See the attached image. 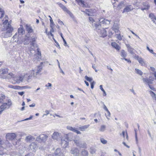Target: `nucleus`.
Masks as SVG:
<instances>
[{"label":"nucleus","mask_w":156,"mask_h":156,"mask_svg":"<svg viewBox=\"0 0 156 156\" xmlns=\"http://www.w3.org/2000/svg\"><path fill=\"white\" fill-rule=\"evenodd\" d=\"M58 23H59L61 25H64L63 22L61 20H60V19L58 20Z\"/></svg>","instance_id":"57"},{"label":"nucleus","mask_w":156,"mask_h":156,"mask_svg":"<svg viewBox=\"0 0 156 156\" xmlns=\"http://www.w3.org/2000/svg\"><path fill=\"white\" fill-rule=\"evenodd\" d=\"M143 5H145V6L144 8H141V9L143 11L144 10H146V9H148L149 8V6L148 5H146V3H143Z\"/></svg>","instance_id":"39"},{"label":"nucleus","mask_w":156,"mask_h":156,"mask_svg":"<svg viewBox=\"0 0 156 156\" xmlns=\"http://www.w3.org/2000/svg\"><path fill=\"white\" fill-rule=\"evenodd\" d=\"M66 128L67 129L69 130H70V131H72L73 132H74L75 131V130L76 129V128L74 127H73L72 126H67V127H66Z\"/></svg>","instance_id":"38"},{"label":"nucleus","mask_w":156,"mask_h":156,"mask_svg":"<svg viewBox=\"0 0 156 156\" xmlns=\"http://www.w3.org/2000/svg\"><path fill=\"white\" fill-rule=\"evenodd\" d=\"M133 9V7L132 5H130L128 6H126L125 7L123 11V13L126 12H128L131 10H132Z\"/></svg>","instance_id":"22"},{"label":"nucleus","mask_w":156,"mask_h":156,"mask_svg":"<svg viewBox=\"0 0 156 156\" xmlns=\"http://www.w3.org/2000/svg\"><path fill=\"white\" fill-rule=\"evenodd\" d=\"M27 75V74H25L24 75H21L18 76H15L13 80L15 81V83H19L22 82L23 79H24L25 78L26 79V76Z\"/></svg>","instance_id":"6"},{"label":"nucleus","mask_w":156,"mask_h":156,"mask_svg":"<svg viewBox=\"0 0 156 156\" xmlns=\"http://www.w3.org/2000/svg\"><path fill=\"white\" fill-rule=\"evenodd\" d=\"M12 105V101L9 99L8 100L7 103H5L2 104L0 106V115L4 110L9 108Z\"/></svg>","instance_id":"2"},{"label":"nucleus","mask_w":156,"mask_h":156,"mask_svg":"<svg viewBox=\"0 0 156 156\" xmlns=\"http://www.w3.org/2000/svg\"><path fill=\"white\" fill-rule=\"evenodd\" d=\"M42 62H41L39 66H38L35 69V72H36L37 75H38L41 71L42 69Z\"/></svg>","instance_id":"18"},{"label":"nucleus","mask_w":156,"mask_h":156,"mask_svg":"<svg viewBox=\"0 0 156 156\" xmlns=\"http://www.w3.org/2000/svg\"><path fill=\"white\" fill-rule=\"evenodd\" d=\"M89 126V124L80 127H79V129L81 131H85L88 128Z\"/></svg>","instance_id":"29"},{"label":"nucleus","mask_w":156,"mask_h":156,"mask_svg":"<svg viewBox=\"0 0 156 156\" xmlns=\"http://www.w3.org/2000/svg\"><path fill=\"white\" fill-rule=\"evenodd\" d=\"M135 138H136V143L137 144L138 143V139L137 137V129H135Z\"/></svg>","instance_id":"51"},{"label":"nucleus","mask_w":156,"mask_h":156,"mask_svg":"<svg viewBox=\"0 0 156 156\" xmlns=\"http://www.w3.org/2000/svg\"><path fill=\"white\" fill-rule=\"evenodd\" d=\"M20 89H25V88H30V87H28L27 86H23V87H20Z\"/></svg>","instance_id":"55"},{"label":"nucleus","mask_w":156,"mask_h":156,"mask_svg":"<svg viewBox=\"0 0 156 156\" xmlns=\"http://www.w3.org/2000/svg\"><path fill=\"white\" fill-rule=\"evenodd\" d=\"M27 76H26V79L25 80H29L31 79L32 77H36L37 75L35 69H32L30 70Z\"/></svg>","instance_id":"5"},{"label":"nucleus","mask_w":156,"mask_h":156,"mask_svg":"<svg viewBox=\"0 0 156 156\" xmlns=\"http://www.w3.org/2000/svg\"><path fill=\"white\" fill-rule=\"evenodd\" d=\"M36 39L35 38L33 37L32 38L31 41V42L30 45H31V48L32 49H34V45L35 44L34 43Z\"/></svg>","instance_id":"31"},{"label":"nucleus","mask_w":156,"mask_h":156,"mask_svg":"<svg viewBox=\"0 0 156 156\" xmlns=\"http://www.w3.org/2000/svg\"><path fill=\"white\" fill-rule=\"evenodd\" d=\"M16 137V135L15 133H8L6 135V139L8 140H12L15 139ZM6 141V143L7 142L8 143V140H5Z\"/></svg>","instance_id":"8"},{"label":"nucleus","mask_w":156,"mask_h":156,"mask_svg":"<svg viewBox=\"0 0 156 156\" xmlns=\"http://www.w3.org/2000/svg\"><path fill=\"white\" fill-rule=\"evenodd\" d=\"M55 154L57 156H64L63 154L61 152V149L60 148H57L55 152Z\"/></svg>","instance_id":"21"},{"label":"nucleus","mask_w":156,"mask_h":156,"mask_svg":"<svg viewBox=\"0 0 156 156\" xmlns=\"http://www.w3.org/2000/svg\"><path fill=\"white\" fill-rule=\"evenodd\" d=\"M30 38L29 36L26 35L24 37V41H23L24 42V44H27L30 42Z\"/></svg>","instance_id":"23"},{"label":"nucleus","mask_w":156,"mask_h":156,"mask_svg":"<svg viewBox=\"0 0 156 156\" xmlns=\"http://www.w3.org/2000/svg\"><path fill=\"white\" fill-rule=\"evenodd\" d=\"M95 84V82L94 81H93V82H92L90 83V86H91V89H93L94 87V85Z\"/></svg>","instance_id":"53"},{"label":"nucleus","mask_w":156,"mask_h":156,"mask_svg":"<svg viewBox=\"0 0 156 156\" xmlns=\"http://www.w3.org/2000/svg\"><path fill=\"white\" fill-rule=\"evenodd\" d=\"M81 5H82L83 7H87L88 6L87 4H86L84 2L83 4H82Z\"/></svg>","instance_id":"56"},{"label":"nucleus","mask_w":156,"mask_h":156,"mask_svg":"<svg viewBox=\"0 0 156 156\" xmlns=\"http://www.w3.org/2000/svg\"><path fill=\"white\" fill-rule=\"evenodd\" d=\"M82 154L83 156H87L88 154V152L85 150H83L82 152Z\"/></svg>","instance_id":"47"},{"label":"nucleus","mask_w":156,"mask_h":156,"mask_svg":"<svg viewBox=\"0 0 156 156\" xmlns=\"http://www.w3.org/2000/svg\"><path fill=\"white\" fill-rule=\"evenodd\" d=\"M58 4L62 10L68 14L71 18L73 19H74L75 18L73 14L65 6L60 3H58Z\"/></svg>","instance_id":"4"},{"label":"nucleus","mask_w":156,"mask_h":156,"mask_svg":"<svg viewBox=\"0 0 156 156\" xmlns=\"http://www.w3.org/2000/svg\"><path fill=\"white\" fill-rule=\"evenodd\" d=\"M70 152L74 156H77L79 155V151L76 148H72Z\"/></svg>","instance_id":"17"},{"label":"nucleus","mask_w":156,"mask_h":156,"mask_svg":"<svg viewBox=\"0 0 156 156\" xmlns=\"http://www.w3.org/2000/svg\"><path fill=\"white\" fill-rule=\"evenodd\" d=\"M34 138L33 136L31 135H29L27 136L25 138V140L27 142H30L33 141L34 140Z\"/></svg>","instance_id":"25"},{"label":"nucleus","mask_w":156,"mask_h":156,"mask_svg":"<svg viewBox=\"0 0 156 156\" xmlns=\"http://www.w3.org/2000/svg\"><path fill=\"white\" fill-rule=\"evenodd\" d=\"M111 45L113 47L117 50H119L121 48L119 45L115 42H112L111 44Z\"/></svg>","instance_id":"26"},{"label":"nucleus","mask_w":156,"mask_h":156,"mask_svg":"<svg viewBox=\"0 0 156 156\" xmlns=\"http://www.w3.org/2000/svg\"><path fill=\"white\" fill-rule=\"evenodd\" d=\"M85 79L87 80V81L91 83L92 82H93V79L91 77H88L87 76H85Z\"/></svg>","instance_id":"36"},{"label":"nucleus","mask_w":156,"mask_h":156,"mask_svg":"<svg viewBox=\"0 0 156 156\" xmlns=\"http://www.w3.org/2000/svg\"><path fill=\"white\" fill-rule=\"evenodd\" d=\"M8 71V69H0V76H2V75L6 74Z\"/></svg>","instance_id":"28"},{"label":"nucleus","mask_w":156,"mask_h":156,"mask_svg":"<svg viewBox=\"0 0 156 156\" xmlns=\"http://www.w3.org/2000/svg\"><path fill=\"white\" fill-rule=\"evenodd\" d=\"M37 51L36 54L34 55V61H36V60L39 61L41 59V54L40 51L38 48L37 49Z\"/></svg>","instance_id":"14"},{"label":"nucleus","mask_w":156,"mask_h":156,"mask_svg":"<svg viewBox=\"0 0 156 156\" xmlns=\"http://www.w3.org/2000/svg\"><path fill=\"white\" fill-rule=\"evenodd\" d=\"M26 29L27 31L29 33H31L33 32V30L32 29L31 27L28 24H26Z\"/></svg>","instance_id":"27"},{"label":"nucleus","mask_w":156,"mask_h":156,"mask_svg":"<svg viewBox=\"0 0 156 156\" xmlns=\"http://www.w3.org/2000/svg\"><path fill=\"white\" fill-rule=\"evenodd\" d=\"M100 140H101V142L103 144H106V143H107V141L106 140H105L104 138H101L100 139Z\"/></svg>","instance_id":"50"},{"label":"nucleus","mask_w":156,"mask_h":156,"mask_svg":"<svg viewBox=\"0 0 156 156\" xmlns=\"http://www.w3.org/2000/svg\"><path fill=\"white\" fill-rule=\"evenodd\" d=\"M103 108L105 110V111H108V108H107L106 106H105V105L104 104V103H103Z\"/></svg>","instance_id":"54"},{"label":"nucleus","mask_w":156,"mask_h":156,"mask_svg":"<svg viewBox=\"0 0 156 156\" xmlns=\"http://www.w3.org/2000/svg\"><path fill=\"white\" fill-rule=\"evenodd\" d=\"M18 33L20 34H23L24 33V31L22 28H20L18 30Z\"/></svg>","instance_id":"46"},{"label":"nucleus","mask_w":156,"mask_h":156,"mask_svg":"<svg viewBox=\"0 0 156 156\" xmlns=\"http://www.w3.org/2000/svg\"><path fill=\"white\" fill-rule=\"evenodd\" d=\"M5 98V96L3 94H1L0 97V103H2L3 102V100Z\"/></svg>","instance_id":"45"},{"label":"nucleus","mask_w":156,"mask_h":156,"mask_svg":"<svg viewBox=\"0 0 156 156\" xmlns=\"http://www.w3.org/2000/svg\"><path fill=\"white\" fill-rule=\"evenodd\" d=\"M60 134L58 132H55L52 135V138L56 140H58L60 138Z\"/></svg>","instance_id":"16"},{"label":"nucleus","mask_w":156,"mask_h":156,"mask_svg":"<svg viewBox=\"0 0 156 156\" xmlns=\"http://www.w3.org/2000/svg\"><path fill=\"white\" fill-rule=\"evenodd\" d=\"M106 126L105 125H101L99 129V130L100 132H104L106 130Z\"/></svg>","instance_id":"32"},{"label":"nucleus","mask_w":156,"mask_h":156,"mask_svg":"<svg viewBox=\"0 0 156 156\" xmlns=\"http://www.w3.org/2000/svg\"><path fill=\"white\" fill-rule=\"evenodd\" d=\"M85 13L88 16H92V14L91 13L92 10L90 9H86L85 11H82Z\"/></svg>","instance_id":"30"},{"label":"nucleus","mask_w":156,"mask_h":156,"mask_svg":"<svg viewBox=\"0 0 156 156\" xmlns=\"http://www.w3.org/2000/svg\"><path fill=\"white\" fill-rule=\"evenodd\" d=\"M7 16H5L6 19L3 22L2 30L4 31L3 33L5 37H10L12 35V33L13 30V28L11 26V24L9 23L8 20L6 19Z\"/></svg>","instance_id":"1"},{"label":"nucleus","mask_w":156,"mask_h":156,"mask_svg":"<svg viewBox=\"0 0 156 156\" xmlns=\"http://www.w3.org/2000/svg\"><path fill=\"white\" fill-rule=\"evenodd\" d=\"M15 76V75L14 74H13L12 73H9L7 76H6V78H8V79H10L12 78H13V79L14 80V77Z\"/></svg>","instance_id":"33"},{"label":"nucleus","mask_w":156,"mask_h":156,"mask_svg":"<svg viewBox=\"0 0 156 156\" xmlns=\"http://www.w3.org/2000/svg\"><path fill=\"white\" fill-rule=\"evenodd\" d=\"M119 25L117 23H115L112 27L113 30L115 31V33H118L119 31Z\"/></svg>","instance_id":"20"},{"label":"nucleus","mask_w":156,"mask_h":156,"mask_svg":"<svg viewBox=\"0 0 156 156\" xmlns=\"http://www.w3.org/2000/svg\"><path fill=\"white\" fill-rule=\"evenodd\" d=\"M52 86V84L50 83H48L46 85V87H51Z\"/></svg>","instance_id":"60"},{"label":"nucleus","mask_w":156,"mask_h":156,"mask_svg":"<svg viewBox=\"0 0 156 156\" xmlns=\"http://www.w3.org/2000/svg\"><path fill=\"white\" fill-rule=\"evenodd\" d=\"M69 135L68 134L66 136V140L63 139L61 140V146L63 148H66L68 145V141L69 140L68 138Z\"/></svg>","instance_id":"9"},{"label":"nucleus","mask_w":156,"mask_h":156,"mask_svg":"<svg viewBox=\"0 0 156 156\" xmlns=\"http://www.w3.org/2000/svg\"><path fill=\"white\" fill-rule=\"evenodd\" d=\"M124 6L123 3L122 2H121L117 6V8L119 9H120L123 7Z\"/></svg>","instance_id":"42"},{"label":"nucleus","mask_w":156,"mask_h":156,"mask_svg":"<svg viewBox=\"0 0 156 156\" xmlns=\"http://www.w3.org/2000/svg\"><path fill=\"white\" fill-rule=\"evenodd\" d=\"M98 22V24L101 26L103 25L109 24L110 23V21L109 20L103 18H101L99 19Z\"/></svg>","instance_id":"13"},{"label":"nucleus","mask_w":156,"mask_h":156,"mask_svg":"<svg viewBox=\"0 0 156 156\" xmlns=\"http://www.w3.org/2000/svg\"><path fill=\"white\" fill-rule=\"evenodd\" d=\"M74 132H75L78 134H80L81 133L80 131L76 129H75Z\"/></svg>","instance_id":"59"},{"label":"nucleus","mask_w":156,"mask_h":156,"mask_svg":"<svg viewBox=\"0 0 156 156\" xmlns=\"http://www.w3.org/2000/svg\"><path fill=\"white\" fill-rule=\"evenodd\" d=\"M76 1L78 3L79 5H81L82 4H83L84 1L83 0H76Z\"/></svg>","instance_id":"52"},{"label":"nucleus","mask_w":156,"mask_h":156,"mask_svg":"<svg viewBox=\"0 0 156 156\" xmlns=\"http://www.w3.org/2000/svg\"><path fill=\"white\" fill-rule=\"evenodd\" d=\"M135 71L136 73L140 75H142L143 74V72L140 69H135Z\"/></svg>","instance_id":"43"},{"label":"nucleus","mask_w":156,"mask_h":156,"mask_svg":"<svg viewBox=\"0 0 156 156\" xmlns=\"http://www.w3.org/2000/svg\"><path fill=\"white\" fill-rule=\"evenodd\" d=\"M126 46L128 49V51L131 54H133L134 49L132 48L129 44H126Z\"/></svg>","instance_id":"24"},{"label":"nucleus","mask_w":156,"mask_h":156,"mask_svg":"<svg viewBox=\"0 0 156 156\" xmlns=\"http://www.w3.org/2000/svg\"><path fill=\"white\" fill-rule=\"evenodd\" d=\"M154 80V78H152L151 77H149V78L146 77L142 78L143 82L145 84H147L148 86L150 85L151 84H152L153 83Z\"/></svg>","instance_id":"7"},{"label":"nucleus","mask_w":156,"mask_h":156,"mask_svg":"<svg viewBox=\"0 0 156 156\" xmlns=\"http://www.w3.org/2000/svg\"><path fill=\"white\" fill-rule=\"evenodd\" d=\"M121 56L125 58L127 54L124 50H121Z\"/></svg>","instance_id":"37"},{"label":"nucleus","mask_w":156,"mask_h":156,"mask_svg":"<svg viewBox=\"0 0 156 156\" xmlns=\"http://www.w3.org/2000/svg\"><path fill=\"white\" fill-rule=\"evenodd\" d=\"M92 25L93 29L94 30L97 29L98 25L95 21H94L93 23H92Z\"/></svg>","instance_id":"40"},{"label":"nucleus","mask_w":156,"mask_h":156,"mask_svg":"<svg viewBox=\"0 0 156 156\" xmlns=\"http://www.w3.org/2000/svg\"><path fill=\"white\" fill-rule=\"evenodd\" d=\"M100 35L101 37H105L107 35V32L104 28H102L100 30Z\"/></svg>","instance_id":"19"},{"label":"nucleus","mask_w":156,"mask_h":156,"mask_svg":"<svg viewBox=\"0 0 156 156\" xmlns=\"http://www.w3.org/2000/svg\"><path fill=\"white\" fill-rule=\"evenodd\" d=\"M18 94L20 95L21 96H22L24 94V92L23 91L21 92H18Z\"/></svg>","instance_id":"62"},{"label":"nucleus","mask_w":156,"mask_h":156,"mask_svg":"<svg viewBox=\"0 0 156 156\" xmlns=\"http://www.w3.org/2000/svg\"><path fill=\"white\" fill-rule=\"evenodd\" d=\"M32 116H31L29 118H27V119H26L24 120H22V121H24V120H30V119H31L32 118Z\"/></svg>","instance_id":"61"},{"label":"nucleus","mask_w":156,"mask_h":156,"mask_svg":"<svg viewBox=\"0 0 156 156\" xmlns=\"http://www.w3.org/2000/svg\"><path fill=\"white\" fill-rule=\"evenodd\" d=\"M6 141L5 140L0 139V155H2L5 153V148Z\"/></svg>","instance_id":"3"},{"label":"nucleus","mask_w":156,"mask_h":156,"mask_svg":"<svg viewBox=\"0 0 156 156\" xmlns=\"http://www.w3.org/2000/svg\"><path fill=\"white\" fill-rule=\"evenodd\" d=\"M100 89L103 91V95L104 96H106V93L105 90L103 89V88L102 87V86L101 85L100 86Z\"/></svg>","instance_id":"44"},{"label":"nucleus","mask_w":156,"mask_h":156,"mask_svg":"<svg viewBox=\"0 0 156 156\" xmlns=\"http://www.w3.org/2000/svg\"><path fill=\"white\" fill-rule=\"evenodd\" d=\"M90 152L92 154H93L95 153V151L93 150H92L91 148H90Z\"/></svg>","instance_id":"64"},{"label":"nucleus","mask_w":156,"mask_h":156,"mask_svg":"<svg viewBox=\"0 0 156 156\" xmlns=\"http://www.w3.org/2000/svg\"><path fill=\"white\" fill-rule=\"evenodd\" d=\"M106 112H107V113L105 114L108 120H109V119H110L109 118L111 116L110 113L108 110V111H107Z\"/></svg>","instance_id":"41"},{"label":"nucleus","mask_w":156,"mask_h":156,"mask_svg":"<svg viewBox=\"0 0 156 156\" xmlns=\"http://www.w3.org/2000/svg\"><path fill=\"white\" fill-rule=\"evenodd\" d=\"M115 36L116 38L119 40H121L122 39V37L120 34H115Z\"/></svg>","instance_id":"49"},{"label":"nucleus","mask_w":156,"mask_h":156,"mask_svg":"<svg viewBox=\"0 0 156 156\" xmlns=\"http://www.w3.org/2000/svg\"><path fill=\"white\" fill-rule=\"evenodd\" d=\"M89 20L91 22H92V23H93L94 21L93 18L92 17H90L89 18Z\"/></svg>","instance_id":"58"},{"label":"nucleus","mask_w":156,"mask_h":156,"mask_svg":"<svg viewBox=\"0 0 156 156\" xmlns=\"http://www.w3.org/2000/svg\"><path fill=\"white\" fill-rule=\"evenodd\" d=\"M134 58L138 61L142 66H145L147 65L146 62L141 57L139 56L138 55H136L135 56Z\"/></svg>","instance_id":"11"},{"label":"nucleus","mask_w":156,"mask_h":156,"mask_svg":"<svg viewBox=\"0 0 156 156\" xmlns=\"http://www.w3.org/2000/svg\"><path fill=\"white\" fill-rule=\"evenodd\" d=\"M38 146L35 143H32L29 146V149L33 151H35L37 149Z\"/></svg>","instance_id":"15"},{"label":"nucleus","mask_w":156,"mask_h":156,"mask_svg":"<svg viewBox=\"0 0 156 156\" xmlns=\"http://www.w3.org/2000/svg\"><path fill=\"white\" fill-rule=\"evenodd\" d=\"M5 15L4 10L2 8H0V19L3 17Z\"/></svg>","instance_id":"34"},{"label":"nucleus","mask_w":156,"mask_h":156,"mask_svg":"<svg viewBox=\"0 0 156 156\" xmlns=\"http://www.w3.org/2000/svg\"><path fill=\"white\" fill-rule=\"evenodd\" d=\"M8 87L9 88L14 89H20V87L17 86H13L12 85H10L8 86Z\"/></svg>","instance_id":"35"},{"label":"nucleus","mask_w":156,"mask_h":156,"mask_svg":"<svg viewBox=\"0 0 156 156\" xmlns=\"http://www.w3.org/2000/svg\"><path fill=\"white\" fill-rule=\"evenodd\" d=\"M48 136L46 135L41 134L37 137L36 140L39 142H44L46 140Z\"/></svg>","instance_id":"10"},{"label":"nucleus","mask_w":156,"mask_h":156,"mask_svg":"<svg viewBox=\"0 0 156 156\" xmlns=\"http://www.w3.org/2000/svg\"><path fill=\"white\" fill-rule=\"evenodd\" d=\"M54 22H53L52 23H50V27L51 28H52L54 27Z\"/></svg>","instance_id":"63"},{"label":"nucleus","mask_w":156,"mask_h":156,"mask_svg":"<svg viewBox=\"0 0 156 156\" xmlns=\"http://www.w3.org/2000/svg\"><path fill=\"white\" fill-rule=\"evenodd\" d=\"M74 141L77 146L83 148H86L87 147V144L85 143L82 142L79 140H74Z\"/></svg>","instance_id":"12"},{"label":"nucleus","mask_w":156,"mask_h":156,"mask_svg":"<svg viewBox=\"0 0 156 156\" xmlns=\"http://www.w3.org/2000/svg\"><path fill=\"white\" fill-rule=\"evenodd\" d=\"M150 94L151 96H152V98L153 99H154L155 97H156V94L154 93L153 91L150 90Z\"/></svg>","instance_id":"48"}]
</instances>
